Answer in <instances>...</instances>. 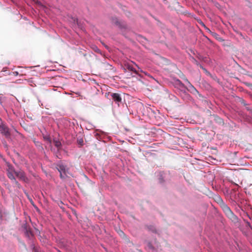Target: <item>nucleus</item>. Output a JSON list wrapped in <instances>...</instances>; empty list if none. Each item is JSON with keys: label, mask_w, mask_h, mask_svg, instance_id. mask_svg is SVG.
Here are the masks:
<instances>
[{"label": "nucleus", "mask_w": 252, "mask_h": 252, "mask_svg": "<svg viewBox=\"0 0 252 252\" xmlns=\"http://www.w3.org/2000/svg\"><path fill=\"white\" fill-rule=\"evenodd\" d=\"M56 168L60 173V177L61 179H65L67 177V169L66 166L64 165L61 161L57 163Z\"/></svg>", "instance_id": "1"}, {"label": "nucleus", "mask_w": 252, "mask_h": 252, "mask_svg": "<svg viewBox=\"0 0 252 252\" xmlns=\"http://www.w3.org/2000/svg\"><path fill=\"white\" fill-rule=\"evenodd\" d=\"M8 169H7V175L8 177L12 181L13 183H14L15 184L19 185V184L17 181H16L15 178L14 177V175H15L16 171L14 168L11 166L9 165L8 166Z\"/></svg>", "instance_id": "2"}, {"label": "nucleus", "mask_w": 252, "mask_h": 252, "mask_svg": "<svg viewBox=\"0 0 252 252\" xmlns=\"http://www.w3.org/2000/svg\"><path fill=\"white\" fill-rule=\"evenodd\" d=\"M0 132L6 138L10 137V133L8 127L4 124H0Z\"/></svg>", "instance_id": "3"}, {"label": "nucleus", "mask_w": 252, "mask_h": 252, "mask_svg": "<svg viewBox=\"0 0 252 252\" xmlns=\"http://www.w3.org/2000/svg\"><path fill=\"white\" fill-rule=\"evenodd\" d=\"M15 175L17 178L25 183L29 181V179L26 176L25 173L22 171H18L15 173Z\"/></svg>", "instance_id": "4"}, {"label": "nucleus", "mask_w": 252, "mask_h": 252, "mask_svg": "<svg viewBox=\"0 0 252 252\" xmlns=\"http://www.w3.org/2000/svg\"><path fill=\"white\" fill-rule=\"evenodd\" d=\"M111 96L113 101L119 106L122 100L120 94L118 93H112L111 94Z\"/></svg>", "instance_id": "5"}, {"label": "nucleus", "mask_w": 252, "mask_h": 252, "mask_svg": "<svg viewBox=\"0 0 252 252\" xmlns=\"http://www.w3.org/2000/svg\"><path fill=\"white\" fill-rule=\"evenodd\" d=\"M185 81L187 83L188 88L186 87V89L190 92L192 93L197 92V90L194 87V86L188 81V79H185Z\"/></svg>", "instance_id": "6"}, {"label": "nucleus", "mask_w": 252, "mask_h": 252, "mask_svg": "<svg viewBox=\"0 0 252 252\" xmlns=\"http://www.w3.org/2000/svg\"><path fill=\"white\" fill-rule=\"evenodd\" d=\"M175 84L182 92L184 93L186 92V87L180 80L177 79L175 81Z\"/></svg>", "instance_id": "7"}, {"label": "nucleus", "mask_w": 252, "mask_h": 252, "mask_svg": "<svg viewBox=\"0 0 252 252\" xmlns=\"http://www.w3.org/2000/svg\"><path fill=\"white\" fill-rule=\"evenodd\" d=\"M59 245L62 247L66 248L68 245V242L64 239H61L58 240Z\"/></svg>", "instance_id": "8"}, {"label": "nucleus", "mask_w": 252, "mask_h": 252, "mask_svg": "<svg viewBox=\"0 0 252 252\" xmlns=\"http://www.w3.org/2000/svg\"><path fill=\"white\" fill-rule=\"evenodd\" d=\"M164 173L163 172H158L157 173V176L158 177L159 182L160 183L163 182V178L164 177Z\"/></svg>", "instance_id": "9"}, {"label": "nucleus", "mask_w": 252, "mask_h": 252, "mask_svg": "<svg viewBox=\"0 0 252 252\" xmlns=\"http://www.w3.org/2000/svg\"><path fill=\"white\" fill-rule=\"evenodd\" d=\"M223 209L226 214H227L228 215H232L234 217H235L232 212V211H231V210L230 209V208L227 206H224Z\"/></svg>", "instance_id": "10"}, {"label": "nucleus", "mask_w": 252, "mask_h": 252, "mask_svg": "<svg viewBox=\"0 0 252 252\" xmlns=\"http://www.w3.org/2000/svg\"><path fill=\"white\" fill-rule=\"evenodd\" d=\"M54 145L55 146L58 148V149H60L62 147V144L61 143L60 141H59V140H57V139H54Z\"/></svg>", "instance_id": "11"}, {"label": "nucleus", "mask_w": 252, "mask_h": 252, "mask_svg": "<svg viewBox=\"0 0 252 252\" xmlns=\"http://www.w3.org/2000/svg\"><path fill=\"white\" fill-rule=\"evenodd\" d=\"M77 143L81 147L84 144V141L82 138L78 139H77Z\"/></svg>", "instance_id": "12"}, {"label": "nucleus", "mask_w": 252, "mask_h": 252, "mask_svg": "<svg viewBox=\"0 0 252 252\" xmlns=\"http://www.w3.org/2000/svg\"><path fill=\"white\" fill-rule=\"evenodd\" d=\"M148 228L150 231H151L153 232H156V229L154 226L150 225L148 227Z\"/></svg>", "instance_id": "13"}, {"label": "nucleus", "mask_w": 252, "mask_h": 252, "mask_svg": "<svg viewBox=\"0 0 252 252\" xmlns=\"http://www.w3.org/2000/svg\"><path fill=\"white\" fill-rule=\"evenodd\" d=\"M44 139L46 140H47L50 144L51 143V140L50 139V137L48 135L44 136Z\"/></svg>", "instance_id": "14"}, {"label": "nucleus", "mask_w": 252, "mask_h": 252, "mask_svg": "<svg viewBox=\"0 0 252 252\" xmlns=\"http://www.w3.org/2000/svg\"><path fill=\"white\" fill-rule=\"evenodd\" d=\"M127 68L131 71H133L135 73L136 72L135 69L133 67L131 66L130 65H128Z\"/></svg>", "instance_id": "15"}, {"label": "nucleus", "mask_w": 252, "mask_h": 252, "mask_svg": "<svg viewBox=\"0 0 252 252\" xmlns=\"http://www.w3.org/2000/svg\"><path fill=\"white\" fill-rule=\"evenodd\" d=\"M147 247L150 250H154V247L152 246V244L150 242L147 243Z\"/></svg>", "instance_id": "16"}, {"label": "nucleus", "mask_w": 252, "mask_h": 252, "mask_svg": "<svg viewBox=\"0 0 252 252\" xmlns=\"http://www.w3.org/2000/svg\"><path fill=\"white\" fill-rule=\"evenodd\" d=\"M30 235H32L31 232L30 231H29L28 230H26V235L28 237H30Z\"/></svg>", "instance_id": "17"}, {"label": "nucleus", "mask_w": 252, "mask_h": 252, "mask_svg": "<svg viewBox=\"0 0 252 252\" xmlns=\"http://www.w3.org/2000/svg\"><path fill=\"white\" fill-rule=\"evenodd\" d=\"M1 100H2V97L0 96V104L2 103Z\"/></svg>", "instance_id": "18"}]
</instances>
